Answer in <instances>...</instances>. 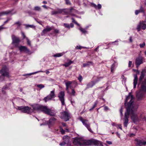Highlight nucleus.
I'll list each match as a JSON object with an SVG mask.
<instances>
[{
	"label": "nucleus",
	"mask_w": 146,
	"mask_h": 146,
	"mask_svg": "<svg viewBox=\"0 0 146 146\" xmlns=\"http://www.w3.org/2000/svg\"><path fill=\"white\" fill-rule=\"evenodd\" d=\"M92 64V62L91 61L85 63L83 64V66L84 67L89 66Z\"/></svg>",
	"instance_id": "bb28decb"
},
{
	"label": "nucleus",
	"mask_w": 146,
	"mask_h": 146,
	"mask_svg": "<svg viewBox=\"0 0 146 146\" xmlns=\"http://www.w3.org/2000/svg\"><path fill=\"white\" fill-rule=\"evenodd\" d=\"M34 10L36 11H40L41 10L40 7L39 6H35L34 7Z\"/></svg>",
	"instance_id": "c9c22d12"
},
{
	"label": "nucleus",
	"mask_w": 146,
	"mask_h": 146,
	"mask_svg": "<svg viewBox=\"0 0 146 146\" xmlns=\"http://www.w3.org/2000/svg\"><path fill=\"white\" fill-rule=\"evenodd\" d=\"M82 47L80 46H77L76 47V48L77 49H81L82 48Z\"/></svg>",
	"instance_id": "3c124183"
},
{
	"label": "nucleus",
	"mask_w": 146,
	"mask_h": 146,
	"mask_svg": "<svg viewBox=\"0 0 146 146\" xmlns=\"http://www.w3.org/2000/svg\"><path fill=\"white\" fill-rule=\"evenodd\" d=\"M79 119L82 121L83 125L86 127L88 130L90 132H92V131L89 125L87 123V121L84 119L82 117H80L79 118Z\"/></svg>",
	"instance_id": "dca6fc26"
},
{
	"label": "nucleus",
	"mask_w": 146,
	"mask_h": 146,
	"mask_svg": "<svg viewBox=\"0 0 146 146\" xmlns=\"http://www.w3.org/2000/svg\"><path fill=\"white\" fill-rule=\"evenodd\" d=\"M72 84H73L75 85L74 88H75L78 84L77 82L75 81H68L65 82V84L66 86V90L68 93H69V88H70L71 89H72V86L71 85Z\"/></svg>",
	"instance_id": "9b49d317"
},
{
	"label": "nucleus",
	"mask_w": 146,
	"mask_h": 146,
	"mask_svg": "<svg viewBox=\"0 0 146 146\" xmlns=\"http://www.w3.org/2000/svg\"><path fill=\"white\" fill-rule=\"evenodd\" d=\"M12 10H10L1 12L0 13V17L4 15H8L9 14L12 15L15 13V12L12 13Z\"/></svg>",
	"instance_id": "a211bd4d"
},
{
	"label": "nucleus",
	"mask_w": 146,
	"mask_h": 146,
	"mask_svg": "<svg viewBox=\"0 0 146 146\" xmlns=\"http://www.w3.org/2000/svg\"><path fill=\"white\" fill-rule=\"evenodd\" d=\"M72 22L74 23L75 24L76 22L74 18H72Z\"/></svg>",
	"instance_id": "13d9d810"
},
{
	"label": "nucleus",
	"mask_w": 146,
	"mask_h": 146,
	"mask_svg": "<svg viewBox=\"0 0 146 146\" xmlns=\"http://www.w3.org/2000/svg\"><path fill=\"white\" fill-rule=\"evenodd\" d=\"M132 37L131 36L130 37V38H129V41H130V42H132Z\"/></svg>",
	"instance_id": "338daca9"
},
{
	"label": "nucleus",
	"mask_w": 146,
	"mask_h": 146,
	"mask_svg": "<svg viewBox=\"0 0 146 146\" xmlns=\"http://www.w3.org/2000/svg\"><path fill=\"white\" fill-rule=\"evenodd\" d=\"M132 62L131 61H129L128 64V66L130 67L132 65Z\"/></svg>",
	"instance_id": "5fc2aeb1"
},
{
	"label": "nucleus",
	"mask_w": 146,
	"mask_h": 146,
	"mask_svg": "<svg viewBox=\"0 0 146 146\" xmlns=\"http://www.w3.org/2000/svg\"><path fill=\"white\" fill-rule=\"evenodd\" d=\"M143 8L141 7L140 9L139 10H136L135 11V14L136 15H137L139 13L143 12Z\"/></svg>",
	"instance_id": "473e14b6"
},
{
	"label": "nucleus",
	"mask_w": 146,
	"mask_h": 146,
	"mask_svg": "<svg viewBox=\"0 0 146 146\" xmlns=\"http://www.w3.org/2000/svg\"><path fill=\"white\" fill-rule=\"evenodd\" d=\"M11 18H8L7 19V20L4 22V24H5L7 23H8L10 20H11Z\"/></svg>",
	"instance_id": "c03bdc74"
},
{
	"label": "nucleus",
	"mask_w": 146,
	"mask_h": 146,
	"mask_svg": "<svg viewBox=\"0 0 146 146\" xmlns=\"http://www.w3.org/2000/svg\"><path fill=\"white\" fill-rule=\"evenodd\" d=\"M62 125H63V126L65 127L66 126V124L65 123H62Z\"/></svg>",
	"instance_id": "0e129e2a"
},
{
	"label": "nucleus",
	"mask_w": 146,
	"mask_h": 146,
	"mask_svg": "<svg viewBox=\"0 0 146 146\" xmlns=\"http://www.w3.org/2000/svg\"><path fill=\"white\" fill-rule=\"evenodd\" d=\"M106 142L109 145H111L112 143L111 142V141H106Z\"/></svg>",
	"instance_id": "4d7b16f0"
},
{
	"label": "nucleus",
	"mask_w": 146,
	"mask_h": 146,
	"mask_svg": "<svg viewBox=\"0 0 146 146\" xmlns=\"http://www.w3.org/2000/svg\"><path fill=\"white\" fill-rule=\"evenodd\" d=\"M63 139L64 140V143H67L69 142V137L68 136H64L63 137Z\"/></svg>",
	"instance_id": "c85d7f7f"
},
{
	"label": "nucleus",
	"mask_w": 146,
	"mask_h": 146,
	"mask_svg": "<svg viewBox=\"0 0 146 146\" xmlns=\"http://www.w3.org/2000/svg\"><path fill=\"white\" fill-rule=\"evenodd\" d=\"M66 1V3L67 5H71V3L70 1L69 0H65Z\"/></svg>",
	"instance_id": "09e8293b"
},
{
	"label": "nucleus",
	"mask_w": 146,
	"mask_h": 146,
	"mask_svg": "<svg viewBox=\"0 0 146 146\" xmlns=\"http://www.w3.org/2000/svg\"><path fill=\"white\" fill-rule=\"evenodd\" d=\"M134 112V113L135 114V115H136L137 118V121H134L131 118L132 115L131 114V111L130 110V113L128 114V113L127 111V110H126V111L125 113L124 118V121L123 122V124L125 127H127V124L128 123L129 120L128 118H129V115H130L131 119L133 121V122L134 123H136V122L139 121L141 119L145 120V115L144 114L142 113V114L140 115L139 117H138L137 113V111H135Z\"/></svg>",
	"instance_id": "7ed1b4c3"
},
{
	"label": "nucleus",
	"mask_w": 146,
	"mask_h": 146,
	"mask_svg": "<svg viewBox=\"0 0 146 146\" xmlns=\"http://www.w3.org/2000/svg\"><path fill=\"white\" fill-rule=\"evenodd\" d=\"M37 86L38 87L40 88V89H42L44 87V86L42 84H38L37 85Z\"/></svg>",
	"instance_id": "a19ab883"
},
{
	"label": "nucleus",
	"mask_w": 146,
	"mask_h": 146,
	"mask_svg": "<svg viewBox=\"0 0 146 146\" xmlns=\"http://www.w3.org/2000/svg\"><path fill=\"white\" fill-rule=\"evenodd\" d=\"M72 95L74 96H75V92L74 90V89L72 88Z\"/></svg>",
	"instance_id": "de8ad7c7"
},
{
	"label": "nucleus",
	"mask_w": 146,
	"mask_h": 146,
	"mask_svg": "<svg viewBox=\"0 0 146 146\" xmlns=\"http://www.w3.org/2000/svg\"><path fill=\"white\" fill-rule=\"evenodd\" d=\"M26 40L27 41V44L30 46L31 47V41L29 40L28 38H26Z\"/></svg>",
	"instance_id": "4c0bfd02"
},
{
	"label": "nucleus",
	"mask_w": 146,
	"mask_h": 146,
	"mask_svg": "<svg viewBox=\"0 0 146 146\" xmlns=\"http://www.w3.org/2000/svg\"><path fill=\"white\" fill-rule=\"evenodd\" d=\"M32 106L34 110L42 111L50 116H54L56 114L54 111L51 110L47 106L38 104H34Z\"/></svg>",
	"instance_id": "f03ea898"
},
{
	"label": "nucleus",
	"mask_w": 146,
	"mask_h": 146,
	"mask_svg": "<svg viewBox=\"0 0 146 146\" xmlns=\"http://www.w3.org/2000/svg\"><path fill=\"white\" fill-rule=\"evenodd\" d=\"M2 76H0V81L4 80V77L9 78L10 76L9 73V69L6 66L3 67L0 71Z\"/></svg>",
	"instance_id": "423d86ee"
},
{
	"label": "nucleus",
	"mask_w": 146,
	"mask_h": 146,
	"mask_svg": "<svg viewBox=\"0 0 146 146\" xmlns=\"http://www.w3.org/2000/svg\"><path fill=\"white\" fill-rule=\"evenodd\" d=\"M39 72H44V71H43L42 70H40L38 71H37L36 72H33L29 74H23V76H26V78H27V76H30L32 74H35L36 73H38Z\"/></svg>",
	"instance_id": "393cba45"
},
{
	"label": "nucleus",
	"mask_w": 146,
	"mask_h": 146,
	"mask_svg": "<svg viewBox=\"0 0 146 146\" xmlns=\"http://www.w3.org/2000/svg\"><path fill=\"white\" fill-rule=\"evenodd\" d=\"M135 140L136 141L137 144L139 145H142V142L141 140L138 139H135Z\"/></svg>",
	"instance_id": "f704fd0d"
},
{
	"label": "nucleus",
	"mask_w": 146,
	"mask_h": 146,
	"mask_svg": "<svg viewBox=\"0 0 146 146\" xmlns=\"http://www.w3.org/2000/svg\"><path fill=\"white\" fill-rule=\"evenodd\" d=\"M52 29L50 27H47L45 29L43 30L42 32L41 33V35L42 36L44 35L45 34H46L47 32L50 31L52 30Z\"/></svg>",
	"instance_id": "aec40b11"
},
{
	"label": "nucleus",
	"mask_w": 146,
	"mask_h": 146,
	"mask_svg": "<svg viewBox=\"0 0 146 146\" xmlns=\"http://www.w3.org/2000/svg\"><path fill=\"white\" fill-rule=\"evenodd\" d=\"M145 43L143 42V44H139L140 47L141 48H143L145 46Z\"/></svg>",
	"instance_id": "a18cd8bd"
},
{
	"label": "nucleus",
	"mask_w": 146,
	"mask_h": 146,
	"mask_svg": "<svg viewBox=\"0 0 146 146\" xmlns=\"http://www.w3.org/2000/svg\"><path fill=\"white\" fill-rule=\"evenodd\" d=\"M56 120V119L54 117H52L50 118L49 120V124L50 125H52L54 124Z\"/></svg>",
	"instance_id": "5701e85b"
},
{
	"label": "nucleus",
	"mask_w": 146,
	"mask_h": 146,
	"mask_svg": "<svg viewBox=\"0 0 146 146\" xmlns=\"http://www.w3.org/2000/svg\"><path fill=\"white\" fill-rule=\"evenodd\" d=\"M134 135H135V134H134L131 133V134L130 135V136L131 137H133L134 136Z\"/></svg>",
	"instance_id": "69168bd1"
},
{
	"label": "nucleus",
	"mask_w": 146,
	"mask_h": 146,
	"mask_svg": "<svg viewBox=\"0 0 146 146\" xmlns=\"http://www.w3.org/2000/svg\"><path fill=\"white\" fill-rule=\"evenodd\" d=\"M146 145V141H143L142 142V145Z\"/></svg>",
	"instance_id": "680f3d73"
},
{
	"label": "nucleus",
	"mask_w": 146,
	"mask_h": 146,
	"mask_svg": "<svg viewBox=\"0 0 146 146\" xmlns=\"http://www.w3.org/2000/svg\"><path fill=\"white\" fill-rule=\"evenodd\" d=\"M76 11V10L73 8L66 9H58L57 10L52 11L51 12V13L52 15H53L58 14H61L63 12H64L65 13H66L68 14H71L72 15H73L74 14H72L71 13L72 12H74Z\"/></svg>",
	"instance_id": "39448f33"
},
{
	"label": "nucleus",
	"mask_w": 146,
	"mask_h": 146,
	"mask_svg": "<svg viewBox=\"0 0 146 146\" xmlns=\"http://www.w3.org/2000/svg\"><path fill=\"white\" fill-rule=\"evenodd\" d=\"M17 25L18 27H19L21 25V22H20L19 21H18L14 23V25Z\"/></svg>",
	"instance_id": "79ce46f5"
},
{
	"label": "nucleus",
	"mask_w": 146,
	"mask_h": 146,
	"mask_svg": "<svg viewBox=\"0 0 146 146\" xmlns=\"http://www.w3.org/2000/svg\"><path fill=\"white\" fill-rule=\"evenodd\" d=\"M24 25L25 26L26 28H31L33 29H35V27L33 25H30L27 24H24Z\"/></svg>",
	"instance_id": "c756f323"
},
{
	"label": "nucleus",
	"mask_w": 146,
	"mask_h": 146,
	"mask_svg": "<svg viewBox=\"0 0 146 146\" xmlns=\"http://www.w3.org/2000/svg\"><path fill=\"white\" fill-rule=\"evenodd\" d=\"M141 28L143 30L146 29V24L145 22L143 21L139 22V23L137 26L136 29L138 31H140Z\"/></svg>",
	"instance_id": "4468645a"
},
{
	"label": "nucleus",
	"mask_w": 146,
	"mask_h": 146,
	"mask_svg": "<svg viewBox=\"0 0 146 146\" xmlns=\"http://www.w3.org/2000/svg\"><path fill=\"white\" fill-rule=\"evenodd\" d=\"M61 133L62 134H64L65 133V131L63 129H62L61 131Z\"/></svg>",
	"instance_id": "bf43d9fd"
},
{
	"label": "nucleus",
	"mask_w": 146,
	"mask_h": 146,
	"mask_svg": "<svg viewBox=\"0 0 146 146\" xmlns=\"http://www.w3.org/2000/svg\"><path fill=\"white\" fill-rule=\"evenodd\" d=\"M18 109L23 113H30L31 108L28 106H18Z\"/></svg>",
	"instance_id": "f8f14e48"
},
{
	"label": "nucleus",
	"mask_w": 146,
	"mask_h": 146,
	"mask_svg": "<svg viewBox=\"0 0 146 146\" xmlns=\"http://www.w3.org/2000/svg\"><path fill=\"white\" fill-rule=\"evenodd\" d=\"M138 81V77L136 74L134 75V79L133 80V88H136L137 84V83Z\"/></svg>",
	"instance_id": "4be33fe9"
},
{
	"label": "nucleus",
	"mask_w": 146,
	"mask_h": 146,
	"mask_svg": "<svg viewBox=\"0 0 146 146\" xmlns=\"http://www.w3.org/2000/svg\"><path fill=\"white\" fill-rule=\"evenodd\" d=\"M94 84L92 83V82H90L87 84V87L86 89L88 88H92L94 85Z\"/></svg>",
	"instance_id": "7c9ffc66"
},
{
	"label": "nucleus",
	"mask_w": 146,
	"mask_h": 146,
	"mask_svg": "<svg viewBox=\"0 0 146 146\" xmlns=\"http://www.w3.org/2000/svg\"><path fill=\"white\" fill-rule=\"evenodd\" d=\"M42 7L46 9H48V7L45 5H43Z\"/></svg>",
	"instance_id": "052dcab7"
},
{
	"label": "nucleus",
	"mask_w": 146,
	"mask_h": 146,
	"mask_svg": "<svg viewBox=\"0 0 146 146\" xmlns=\"http://www.w3.org/2000/svg\"><path fill=\"white\" fill-rule=\"evenodd\" d=\"M120 112L121 115V116H122L123 115V113H122L123 109H122V107H121V108L120 109Z\"/></svg>",
	"instance_id": "8fccbe9b"
},
{
	"label": "nucleus",
	"mask_w": 146,
	"mask_h": 146,
	"mask_svg": "<svg viewBox=\"0 0 146 146\" xmlns=\"http://www.w3.org/2000/svg\"><path fill=\"white\" fill-rule=\"evenodd\" d=\"M64 26L67 28L70 29V26L69 24L64 23L63 24Z\"/></svg>",
	"instance_id": "58836bf2"
},
{
	"label": "nucleus",
	"mask_w": 146,
	"mask_h": 146,
	"mask_svg": "<svg viewBox=\"0 0 146 146\" xmlns=\"http://www.w3.org/2000/svg\"><path fill=\"white\" fill-rule=\"evenodd\" d=\"M145 76V72L144 71H142L141 72L140 76L139 78V82L140 84H141V83L142 82V80L144 78ZM144 80L143 81V82Z\"/></svg>",
	"instance_id": "412c9836"
},
{
	"label": "nucleus",
	"mask_w": 146,
	"mask_h": 146,
	"mask_svg": "<svg viewBox=\"0 0 146 146\" xmlns=\"http://www.w3.org/2000/svg\"><path fill=\"white\" fill-rule=\"evenodd\" d=\"M55 96V90H54L50 92L48 95L44 98L43 100L45 102H46L47 101L53 100V99L54 98Z\"/></svg>",
	"instance_id": "6e6552de"
},
{
	"label": "nucleus",
	"mask_w": 146,
	"mask_h": 146,
	"mask_svg": "<svg viewBox=\"0 0 146 146\" xmlns=\"http://www.w3.org/2000/svg\"><path fill=\"white\" fill-rule=\"evenodd\" d=\"M19 50L21 51H23L26 53H29L30 52L29 49L25 46H21L19 47Z\"/></svg>",
	"instance_id": "6ab92c4d"
},
{
	"label": "nucleus",
	"mask_w": 146,
	"mask_h": 146,
	"mask_svg": "<svg viewBox=\"0 0 146 146\" xmlns=\"http://www.w3.org/2000/svg\"><path fill=\"white\" fill-rule=\"evenodd\" d=\"M65 53L64 52H62V53H58L55 54H54L53 56L54 57H60V56H63L64 54H65Z\"/></svg>",
	"instance_id": "cd10ccee"
},
{
	"label": "nucleus",
	"mask_w": 146,
	"mask_h": 146,
	"mask_svg": "<svg viewBox=\"0 0 146 146\" xmlns=\"http://www.w3.org/2000/svg\"><path fill=\"white\" fill-rule=\"evenodd\" d=\"M78 78V80L80 82H81L83 79L82 77V76L80 75H79Z\"/></svg>",
	"instance_id": "37998d69"
},
{
	"label": "nucleus",
	"mask_w": 146,
	"mask_h": 146,
	"mask_svg": "<svg viewBox=\"0 0 146 146\" xmlns=\"http://www.w3.org/2000/svg\"><path fill=\"white\" fill-rule=\"evenodd\" d=\"M70 114L67 111H64L60 113V118L63 119L65 121L69 120L70 118Z\"/></svg>",
	"instance_id": "1a4fd4ad"
},
{
	"label": "nucleus",
	"mask_w": 146,
	"mask_h": 146,
	"mask_svg": "<svg viewBox=\"0 0 146 146\" xmlns=\"http://www.w3.org/2000/svg\"><path fill=\"white\" fill-rule=\"evenodd\" d=\"M8 88L7 87V85H6L5 86H4L2 88V92L3 94H5V92L4 91V89H8Z\"/></svg>",
	"instance_id": "ea45409f"
},
{
	"label": "nucleus",
	"mask_w": 146,
	"mask_h": 146,
	"mask_svg": "<svg viewBox=\"0 0 146 146\" xmlns=\"http://www.w3.org/2000/svg\"><path fill=\"white\" fill-rule=\"evenodd\" d=\"M83 145H98V141L96 140L90 139L85 140L83 139Z\"/></svg>",
	"instance_id": "0eeeda50"
},
{
	"label": "nucleus",
	"mask_w": 146,
	"mask_h": 146,
	"mask_svg": "<svg viewBox=\"0 0 146 146\" xmlns=\"http://www.w3.org/2000/svg\"><path fill=\"white\" fill-rule=\"evenodd\" d=\"M64 96L65 92L64 91L60 92L58 94V97L62 105H64L65 104L64 98Z\"/></svg>",
	"instance_id": "2eb2a0df"
},
{
	"label": "nucleus",
	"mask_w": 146,
	"mask_h": 146,
	"mask_svg": "<svg viewBox=\"0 0 146 146\" xmlns=\"http://www.w3.org/2000/svg\"><path fill=\"white\" fill-rule=\"evenodd\" d=\"M23 37V39H26V38H28L25 36L24 33L23 32H22L21 33Z\"/></svg>",
	"instance_id": "49530a36"
},
{
	"label": "nucleus",
	"mask_w": 146,
	"mask_h": 146,
	"mask_svg": "<svg viewBox=\"0 0 146 146\" xmlns=\"http://www.w3.org/2000/svg\"><path fill=\"white\" fill-rule=\"evenodd\" d=\"M98 104V101H96L94 103V104L92 107L89 109L90 111H92L94 108L96 106L97 104Z\"/></svg>",
	"instance_id": "2f4dec72"
},
{
	"label": "nucleus",
	"mask_w": 146,
	"mask_h": 146,
	"mask_svg": "<svg viewBox=\"0 0 146 146\" xmlns=\"http://www.w3.org/2000/svg\"><path fill=\"white\" fill-rule=\"evenodd\" d=\"M146 92V79L141 83L139 91L137 93L136 98L138 100H142L145 97V93Z\"/></svg>",
	"instance_id": "20e7f679"
},
{
	"label": "nucleus",
	"mask_w": 146,
	"mask_h": 146,
	"mask_svg": "<svg viewBox=\"0 0 146 146\" xmlns=\"http://www.w3.org/2000/svg\"><path fill=\"white\" fill-rule=\"evenodd\" d=\"M11 38L12 40V44H14L15 46L18 47L19 42H21L19 37L12 35H11Z\"/></svg>",
	"instance_id": "9d476101"
},
{
	"label": "nucleus",
	"mask_w": 146,
	"mask_h": 146,
	"mask_svg": "<svg viewBox=\"0 0 146 146\" xmlns=\"http://www.w3.org/2000/svg\"><path fill=\"white\" fill-rule=\"evenodd\" d=\"M104 110L105 111H107L109 110V108L106 106L104 107Z\"/></svg>",
	"instance_id": "603ef678"
},
{
	"label": "nucleus",
	"mask_w": 146,
	"mask_h": 146,
	"mask_svg": "<svg viewBox=\"0 0 146 146\" xmlns=\"http://www.w3.org/2000/svg\"><path fill=\"white\" fill-rule=\"evenodd\" d=\"M73 143L75 145H83V138L81 137H75L73 138Z\"/></svg>",
	"instance_id": "ddd939ff"
},
{
	"label": "nucleus",
	"mask_w": 146,
	"mask_h": 146,
	"mask_svg": "<svg viewBox=\"0 0 146 146\" xmlns=\"http://www.w3.org/2000/svg\"><path fill=\"white\" fill-rule=\"evenodd\" d=\"M54 32L56 33H59V31L58 29H55L54 30Z\"/></svg>",
	"instance_id": "864d4df0"
},
{
	"label": "nucleus",
	"mask_w": 146,
	"mask_h": 146,
	"mask_svg": "<svg viewBox=\"0 0 146 146\" xmlns=\"http://www.w3.org/2000/svg\"><path fill=\"white\" fill-rule=\"evenodd\" d=\"M79 29L80 30V31L82 32L83 33H85L86 32V31L84 29H83L81 27H80Z\"/></svg>",
	"instance_id": "e433bc0d"
},
{
	"label": "nucleus",
	"mask_w": 146,
	"mask_h": 146,
	"mask_svg": "<svg viewBox=\"0 0 146 146\" xmlns=\"http://www.w3.org/2000/svg\"><path fill=\"white\" fill-rule=\"evenodd\" d=\"M134 101V98L132 95H131V93H129L128 95L126 97L125 105L126 107V109L128 114L130 113V111H131V118L134 121H137V116L134 113L135 111H137V109L138 106L137 105H134L133 104Z\"/></svg>",
	"instance_id": "f257e3e1"
},
{
	"label": "nucleus",
	"mask_w": 146,
	"mask_h": 146,
	"mask_svg": "<svg viewBox=\"0 0 146 146\" xmlns=\"http://www.w3.org/2000/svg\"><path fill=\"white\" fill-rule=\"evenodd\" d=\"M46 74H48L50 73V72L48 70H46Z\"/></svg>",
	"instance_id": "774afa93"
},
{
	"label": "nucleus",
	"mask_w": 146,
	"mask_h": 146,
	"mask_svg": "<svg viewBox=\"0 0 146 146\" xmlns=\"http://www.w3.org/2000/svg\"><path fill=\"white\" fill-rule=\"evenodd\" d=\"M74 24L72 23H71L70 24V27H72V28L74 27Z\"/></svg>",
	"instance_id": "e2e57ef3"
},
{
	"label": "nucleus",
	"mask_w": 146,
	"mask_h": 146,
	"mask_svg": "<svg viewBox=\"0 0 146 146\" xmlns=\"http://www.w3.org/2000/svg\"><path fill=\"white\" fill-rule=\"evenodd\" d=\"M143 62V60L141 57H139L136 58L135 60V64L137 68Z\"/></svg>",
	"instance_id": "f3484780"
},
{
	"label": "nucleus",
	"mask_w": 146,
	"mask_h": 146,
	"mask_svg": "<svg viewBox=\"0 0 146 146\" xmlns=\"http://www.w3.org/2000/svg\"><path fill=\"white\" fill-rule=\"evenodd\" d=\"M6 28H6V27H2V26H0V31H1L3 29H6Z\"/></svg>",
	"instance_id": "6e6d98bb"
},
{
	"label": "nucleus",
	"mask_w": 146,
	"mask_h": 146,
	"mask_svg": "<svg viewBox=\"0 0 146 146\" xmlns=\"http://www.w3.org/2000/svg\"><path fill=\"white\" fill-rule=\"evenodd\" d=\"M115 68V65L114 63L112 64L111 68V72L112 73L114 72V70Z\"/></svg>",
	"instance_id": "72a5a7b5"
},
{
	"label": "nucleus",
	"mask_w": 146,
	"mask_h": 146,
	"mask_svg": "<svg viewBox=\"0 0 146 146\" xmlns=\"http://www.w3.org/2000/svg\"><path fill=\"white\" fill-rule=\"evenodd\" d=\"M91 5L92 7H94L96 9H100V4H98L97 6L96 5L94 4V3H91Z\"/></svg>",
	"instance_id": "a878e982"
},
{
	"label": "nucleus",
	"mask_w": 146,
	"mask_h": 146,
	"mask_svg": "<svg viewBox=\"0 0 146 146\" xmlns=\"http://www.w3.org/2000/svg\"><path fill=\"white\" fill-rule=\"evenodd\" d=\"M74 62L73 61L69 60L68 62H66L64 64H63L62 65L67 67L69 66L71 64L73 63Z\"/></svg>",
	"instance_id": "b1692460"
}]
</instances>
